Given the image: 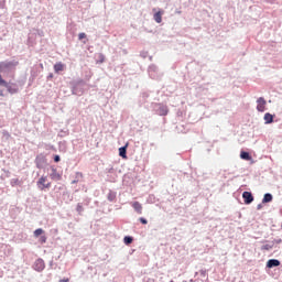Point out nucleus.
I'll use <instances>...</instances> for the list:
<instances>
[{
	"mask_svg": "<svg viewBox=\"0 0 282 282\" xmlns=\"http://www.w3.org/2000/svg\"><path fill=\"white\" fill-rule=\"evenodd\" d=\"M34 270H36V272H43L45 270V261H43V259H37L34 262Z\"/></svg>",
	"mask_w": 282,
	"mask_h": 282,
	"instance_id": "nucleus-3",
	"label": "nucleus"
},
{
	"mask_svg": "<svg viewBox=\"0 0 282 282\" xmlns=\"http://www.w3.org/2000/svg\"><path fill=\"white\" fill-rule=\"evenodd\" d=\"M0 8H6V0H3L2 2H0Z\"/></svg>",
	"mask_w": 282,
	"mask_h": 282,
	"instance_id": "nucleus-27",
	"label": "nucleus"
},
{
	"mask_svg": "<svg viewBox=\"0 0 282 282\" xmlns=\"http://www.w3.org/2000/svg\"><path fill=\"white\" fill-rule=\"evenodd\" d=\"M0 87H8V82H6V79H3L1 74H0Z\"/></svg>",
	"mask_w": 282,
	"mask_h": 282,
	"instance_id": "nucleus-19",
	"label": "nucleus"
},
{
	"mask_svg": "<svg viewBox=\"0 0 282 282\" xmlns=\"http://www.w3.org/2000/svg\"><path fill=\"white\" fill-rule=\"evenodd\" d=\"M50 78H53V75H50Z\"/></svg>",
	"mask_w": 282,
	"mask_h": 282,
	"instance_id": "nucleus-32",
	"label": "nucleus"
},
{
	"mask_svg": "<svg viewBox=\"0 0 282 282\" xmlns=\"http://www.w3.org/2000/svg\"><path fill=\"white\" fill-rule=\"evenodd\" d=\"M46 241H47V237L41 236L40 242H41V243H46Z\"/></svg>",
	"mask_w": 282,
	"mask_h": 282,
	"instance_id": "nucleus-24",
	"label": "nucleus"
},
{
	"mask_svg": "<svg viewBox=\"0 0 282 282\" xmlns=\"http://www.w3.org/2000/svg\"><path fill=\"white\" fill-rule=\"evenodd\" d=\"M162 14H164V11H158L154 13L153 19L156 23H162Z\"/></svg>",
	"mask_w": 282,
	"mask_h": 282,
	"instance_id": "nucleus-13",
	"label": "nucleus"
},
{
	"mask_svg": "<svg viewBox=\"0 0 282 282\" xmlns=\"http://www.w3.org/2000/svg\"><path fill=\"white\" fill-rule=\"evenodd\" d=\"M78 182H79V180H74V181H72V184H78Z\"/></svg>",
	"mask_w": 282,
	"mask_h": 282,
	"instance_id": "nucleus-28",
	"label": "nucleus"
},
{
	"mask_svg": "<svg viewBox=\"0 0 282 282\" xmlns=\"http://www.w3.org/2000/svg\"><path fill=\"white\" fill-rule=\"evenodd\" d=\"M272 248H274V243H272V245H263L262 246V250H272Z\"/></svg>",
	"mask_w": 282,
	"mask_h": 282,
	"instance_id": "nucleus-20",
	"label": "nucleus"
},
{
	"mask_svg": "<svg viewBox=\"0 0 282 282\" xmlns=\"http://www.w3.org/2000/svg\"><path fill=\"white\" fill-rule=\"evenodd\" d=\"M127 147H129V144H126L124 147L119 148V155L123 160H127Z\"/></svg>",
	"mask_w": 282,
	"mask_h": 282,
	"instance_id": "nucleus-12",
	"label": "nucleus"
},
{
	"mask_svg": "<svg viewBox=\"0 0 282 282\" xmlns=\"http://www.w3.org/2000/svg\"><path fill=\"white\" fill-rule=\"evenodd\" d=\"M132 208H134V210H135V213H138V215H142V204H140V202H133Z\"/></svg>",
	"mask_w": 282,
	"mask_h": 282,
	"instance_id": "nucleus-10",
	"label": "nucleus"
},
{
	"mask_svg": "<svg viewBox=\"0 0 282 282\" xmlns=\"http://www.w3.org/2000/svg\"><path fill=\"white\" fill-rule=\"evenodd\" d=\"M123 241H124V243H126L127 246H129V243H133V238L127 236V237H124Z\"/></svg>",
	"mask_w": 282,
	"mask_h": 282,
	"instance_id": "nucleus-18",
	"label": "nucleus"
},
{
	"mask_svg": "<svg viewBox=\"0 0 282 282\" xmlns=\"http://www.w3.org/2000/svg\"><path fill=\"white\" fill-rule=\"evenodd\" d=\"M170 282H174L173 280H171Z\"/></svg>",
	"mask_w": 282,
	"mask_h": 282,
	"instance_id": "nucleus-33",
	"label": "nucleus"
},
{
	"mask_svg": "<svg viewBox=\"0 0 282 282\" xmlns=\"http://www.w3.org/2000/svg\"><path fill=\"white\" fill-rule=\"evenodd\" d=\"M139 221H141V224H143L144 226H147V224H149V220H147V218H139Z\"/></svg>",
	"mask_w": 282,
	"mask_h": 282,
	"instance_id": "nucleus-23",
	"label": "nucleus"
},
{
	"mask_svg": "<svg viewBox=\"0 0 282 282\" xmlns=\"http://www.w3.org/2000/svg\"><path fill=\"white\" fill-rule=\"evenodd\" d=\"M78 39H79V41H83V39H87V34H85V33H79V34H78Z\"/></svg>",
	"mask_w": 282,
	"mask_h": 282,
	"instance_id": "nucleus-22",
	"label": "nucleus"
},
{
	"mask_svg": "<svg viewBox=\"0 0 282 282\" xmlns=\"http://www.w3.org/2000/svg\"><path fill=\"white\" fill-rule=\"evenodd\" d=\"M84 208L80 204L77 205V213H83Z\"/></svg>",
	"mask_w": 282,
	"mask_h": 282,
	"instance_id": "nucleus-25",
	"label": "nucleus"
},
{
	"mask_svg": "<svg viewBox=\"0 0 282 282\" xmlns=\"http://www.w3.org/2000/svg\"><path fill=\"white\" fill-rule=\"evenodd\" d=\"M19 65V62L12 61V62H1L0 63V73L8 72V69H12V67H17Z\"/></svg>",
	"mask_w": 282,
	"mask_h": 282,
	"instance_id": "nucleus-2",
	"label": "nucleus"
},
{
	"mask_svg": "<svg viewBox=\"0 0 282 282\" xmlns=\"http://www.w3.org/2000/svg\"><path fill=\"white\" fill-rule=\"evenodd\" d=\"M281 265V262L276 259H271L267 262V268H279Z\"/></svg>",
	"mask_w": 282,
	"mask_h": 282,
	"instance_id": "nucleus-8",
	"label": "nucleus"
},
{
	"mask_svg": "<svg viewBox=\"0 0 282 282\" xmlns=\"http://www.w3.org/2000/svg\"><path fill=\"white\" fill-rule=\"evenodd\" d=\"M240 158L241 160H246L247 162H250V160H252V156H250V153L243 152V151L240 153Z\"/></svg>",
	"mask_w": 282,
	"mask_h": 282,
	"instance_id": "nucleus-15",
	"label": "nucleus"
},
{
	"mask_svg": "<svg viewBox=\"0 0 282 282\" xmlns=\"http://www.w3.org/2000/svg\"><path fill=\"white\" fill-rule=\"evenodd\" d=\"M261 208V205L258 206V210Z\"/></svg>",
	"mask_w": 282,
	"mask_h": 282,
	"instance_id": "nucleus-31",
	"label": "nucleus"
},
{
	"mask_svg": "<svg viewBox=\"0 0 282 282\" xmlns=\"http://www.w3.org/2000/svg\"><path fill=\"white\" fill-rule=\"evenodd\" d=\"M169 113V108L166 106H161L159 108V116H166Z\"/></svg>",
	"mask_w": 282,
	"mask_h": 282,
	"instance_id": "nucleus-14",
	"label": "nucleus"
},
{
	"mask_svg": "<svg viewBox=\"0 0 282 282\" xmlns=\"http://www.w3.org/2000/svg\"><path fill=\"white\" fill-rule=\"evenodd\" d=\"M36 184L40 191H45V188H52V183L47 182V176H41Z\"/></svg>",
	"mask_w": 282,
	"mask_h": 282,
	"instance_id": "nucleus-1",
	"label": "nucleus"
},
{
	"mask_svg": "<svg viewBox=\"0 0 282 282\" xmlns=\"http://www.w3.org/2000/svg\"><path fill=\"white\" fill-rule=\"evenodd\" d=\"M242 198L245 199V204H252V202H254V197L252 196V193H250V192H243Z\"/></svg>",
	"mask_w": 282,
	"mask_h": 282,
	"instance_id": "nucleus-5",
	"label": "nucleus"
},
{
	"mask_svg": "<svg viewBox=\"0 0 282 282\" xmlns=\"http://www.w3.org/2000/svg\"><path fill=\"white\" fill-rule=\"evenodd\" d=\"M76 180H83V172H76Z\"/></svg>",
	"mask_w": 282,
	"mask_h": 282,
	"instance_id": "nucleus-21",
	"label": "nucleus"
},
{
	"mask_svg": "<svg viewBox=\"0 0 282 282\" xmlns=\"http://www.w3.org/2000/svg\"><path fill=\"white\" fill-rule=\"evenodd\" d=\"M4 95H3V90L2 89H0V97H3Z\"/></svg>",
	"mask_w": 282,
	"mask_h": 282,
	"instance_id": "nucleus-30",
	"label": "nucleus"
},
{
	"mask_svg": "<svg viewBox=\"0 0 282 282\" xmlns=\"http://www.w3.org/2000/svg\"><path fill=\"white\" fill-rule=\"evenodd\" d=\"M44 232H45V230L39 228V229H36V230L33 232V235H34V237H41V235H43Z\"/></svg>",
	"mask_w": 282,
	"mask_h": 282,
	"instance_id": "nucleus-17",
	"label": "nucleus"
},
{
	"mask_svg": "<svg viewBox=\"0 0 282 282\" xmlns=\"http://www.w3.org/2000/svg\"><path fill=\"white\" fill-rule=\"evenodd\" d=\"M51 180H55L56 182L62 180V175L56 171L55 167H52V173L50 174Z\"/></svg>",
	"mask_w": 282,
	"mask_h": 282,
	"instance_id": "nucleus-6",
	"label": "nucleus"
},
{
	"mask_svg": "<svg viewBox=\"0 0 282 282\" xmlns=\"http://www.w3.org/2000/svg\"><path fill=\"white\" fill-rule=\"evenodd\" d=\"M270 202H272V194H269V193L264 194V197L262 199V204H268Z\"/></svg>",
	"mask_w": 282,
	"mask_h": 282,
	"instance_id": "nucleus-16",
	"label": "nucleus"
},
{
	"mask_svg": "<svg viewBox=\"0 0 282 282\" xmlns=\"http://www.w3.org/2000/svg\"><path fill=\"white\" fill-rule=\"evenodd\" d=\"M264 121L265 124H272V122H274V116H272L270 112H267L264 115Z\"/></svg>",
	"mask_w": 282,
	"mask_h": 282,
	"instance_id": "nucleus-11",
	"label": "nucleus"
},
{
	"mask_svg": "<svg viewBox=\"0 0 282 282\" xmlns=\"http://www.w3.org/2000/svg\"><path fill=\"white\" fill-rule=\"evenodd\" d=\"M7 88V91L9 94H19V87H17V85L10 86L9 84H7V86H4Z\"/></svg>",
	"mask_w": 282,
	"mask_h": 282,
	"instance_id": "nucleus-9",
	"label": "nucleus"
},
{
	"mask_svg": "<svg viewBox=\"0 0 282 282\" xmlns=\"http://www.w3.org/2000/svg\"><path fill=\"white\" fill-rule=\"evenodd\" d=\"M54 162H61V156L59 155H55L54 156Z\"/></svg>",
	"mask_w": 282,
	"mask_h": 282,
	"instance_id": "nucleus-26",
	"label": "nucleus"
},
{
	"mask_svg": "<svg viewBox=\"0 0 282 282\" xmlns=\"http://www.w3.org/2000/svg\"><path fill=\"white\" fill-rule=\"evenodd\" d=\"M265 99L263 97L258 98L257 100V110L260 112L265 111Z\"/></svg>",
	"mask_w": 282,
	"mask_h": 282,
	"instance_id": "nucleus-4",
	"label": "nucleus"
},
{
	"mask_svg": "<svg viewBox=\"0 0 282 282\" xmlns=\"http://www.w3.org/2000/svg\"><path fill=\"white\" fill-rule=\"evenodd\" d=\"M64 70H65V64H63V62H58L54 65L55 74H59V72H64Z\"/></svg>",
	"mask_w": 282,
	"mask_h": 282,
	"instance_id": "nucleus-7",
	"label": "nucleus"
},
{
	"mask_svg": "<svg viewBox=\"0 0 282 282\" xmlns=\"http://www.w3.org/2000/svg\"><path fill=\"white\" fill-rule=\"evenodd\" d=\"M59 282H69V279L59 280Z\"/></svg>",
	"mask_w": 282,
	"mask_h": 282,
	"instance_id": "nucleus-29",
	"label": "nucleus"
}]
</instances>
